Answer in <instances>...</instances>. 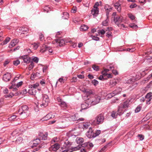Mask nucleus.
<instances>
[{
    "label": "nucleus",
    "instance_id": "nucleus-56",
    "mask_svg": "<svg viewBox=\"0 0 152 152\" xmlns=\"http://www.w3.org/2000/svg\"><path fill=\"white\" fill-rule=\"evenodd\" d=\"M46 115L47 116V117H48V118L49 119L54 118V116L53 117V116L52 115L51 113H49L47 114Z\"/></svg>",
    "mask_w": 152,
    "mask_h": 152
},
{
    "label": "nucleus",
    "instance_id": "nucleus-55",
    "mask_svg": "<svg viewBox=\"0 0 152 152\" xmlns=\"http://www.w3.org/2000/svg\"><path fill=\"white\" fill-rule=\"evenodd\" d=\"M105 32V31L103 29L98 31V33H100L102 35L104 34Z\"/></svg>",
    "mask_w": 152,
    "mask_h": 152
},
{
    "label": "nucleus",
    "instance_id": "nucleus-20",
    "mask_svg": "<svg viewBox=\"0 0 152 152\" xmlns=\"http://www.w3.org/2000/svg\"><path fill=\"white\" fill-rule=\"evenodd\" d=\"M39 86V83H36L34 84H30L28 86V88L30 89H35L37 88Z\"/></svg>",
    "mask_w": 152,
    "mask_h": 152
},
{
    "label": "nucleus",
    "instance_id": "nucleus-31",
    "mask_svg": "<svg viewBox=\"0 0 152 152\" xmlns=\"http://www.w3.org/2000/svg\"><path fill=\"white\" fill-rule=\"evenodd\" d=\"M19 30L21 31V33L23 34H24V32H27L28 31V29L25 27H20L19 28Z\"/></svg>",
    "mask_w": 152,
    "mask_h": 152
},
{
    "label": "nucleus",
    "instance_id": "nucleus-30",
    "mask_svg": "<svg viewBox=\"0 0 152 152\" xmlns=\"http://www.w3.org/2000/svg\"><path fill=\"white\" fill-rule=\"evenodd\" d=\"M40 142V139L38 138L34 140V142L33 144V146H37V145Z\"/></svg>",
    "mask_w": 152,
    "mask_h": 152
},
{
    "label": "nucleus",
    "instance_id": "nucleus-41",
    "mask_svg": "<svg viewBox=\"0 0 152 152\" xmlns=\"http://www.w3.org/2000/svg\"><path fill=\"white\" fill-rule=\"evenodd\" d=\"M137 137L139 138L140 140H142L144 138V135L141 134H139L137 135Z\"/></svg>",
    "mask_w": 152,
    "mask_h": 152
},
{
    "label": "nucleus",
    "instance_id": "nucleus-64",
    "mask_svg": "<svg viewBox=\"0 0 152 152\" xmlns=\"http://www.w3.org/2000/svg\"><path fill=\"white\" fill-rule=\"evenodd\" d=\"M110 84L112 85V86H115L116 84V82L115 81H113L110 82Z\"/></svg>",
    "mask_w": 152,
    "mask_h": 152
},
{
    "label": "nucleus",
    "instance_id": "nucleus-48",
    "mask_svg": "<svg viewBox=\"0 0 152 152\" xmlns=\"http://www.w3.org/2000/svg\"><path fill=\"white\" fill-rule=\"evenodd\" d=\"M92 83L94 86L97 85L99 83L98 81L95 79H94L92 80Z\"/></svg>",
    "mask_w": 152,
    "mask_h": 152
},
{
    "label": "nucleus",
    "instance_id": "nucleus-27",
    "mask_svg": "<svg viewBox=\"0 0 152 152\" xmlns=\"http://www.w3.org/2000/svg\"><path fill=\"white\" fill-rule=\"evenodd\" d=\"M83 141V139L82 137H77L76 140V142L78 144L82 143Z\"/></svg>",
    "mask_w": 152,
    "mask_h": 152
},
{
    "label": "nucleus",
    "instance_id": "nucleus-16",
    "mask_svg": "<svg viewBox=\"0 0 152 152\" xmlns=\"http://www.w3.org/2000/svg\"><path fill=\"white\" fill-rule=\"evenodd\" d=\"M19 42V40L17 39L12 40L10 43L9 47L12 48L15 46Z\"/></svg>",
    "mask_w": 152,
    "mask_h": 152
},
{
    "label": "nucleus",
    "instance_id": "nucleus-38",
    "mask_svg": "<svg viewBox=\"0 0 152 152\" xmlns=\"http://www.w3.org/2000/svg\"><path fill=\"white\" fill-rule=\"evenodd\" d=\"M146 99H152V93H148L145 96Z\"/></svg>",
    "mask_w": 152,
    "mask_h": 152
},
{
    "label": "nucleus",
    "instance_id": "nucleus-35",
    "mask_svg": "<svg viewBox=\"0 0 152 152\" xmlns=\"http://www.w3.org/2000/svg\"><path fill=\"white\" fill-rule=\"evenodd\" d=\"M23 139L20 137H18L16 140V143H20L23 141Z\"/></svg>",
    "mask_w": 152,
    "mask_h": 152
},
{
    "label": "nucleus",
    "instance_id": "nucleus-11",
    "mask_svg": "<svg viewBox=\"0 0 152 152\" xmlns=\"http://www.w3.org/2000/svg\"><path fill=\"white\" fill-rule=\"evenodd\" d=\"M129 101L128 100H126L123 103L121 104V106L118 107V111H121L122 108H125L128 107L129 105Z\"/></svg>",
    "mask_w": 152,
    "mask_h": 152
},
{
    "label": "nucleus",
    "instance_id": "nucleus-18",
    "mask_svg": "<svg viewBox=\"0 0 152 152\" xmlns=\"http://www.w3.org/2000/svg\"><path fill=\"white\" fill-rule=\"evenodd\" d=\"M91 14L94 16H97L99 13V9L93 8L91 10Z\"/></svg>",
    "mask_w": 152,
    "mask_h": 152
},
{
    "label": "nucleus",
    "instance_id": "nucleus-3",
    "mask_svg": "<svg viewBox=\"0 0 152 152\" xmlns=\"http://www.w3.org/2000/svg\"><path fill=\"white\" fill-rule=\"evenodd\" d=\"M100 100V96L96 95L94 97H91L90 99H88L87 102L89 103L90 104L94 105L99 102Z\"/></svg>",
    "mask_w": 152,
    "mask_h": 152
},
{
    "label": "nucleus",
    "instance_id": "nucleus-45",
    "mask_svg": "<svg viewBox=\"0 0 152 152\" xmlns=\"http://www.w3.org/2000/svg\"><path fill=\"white\" fill-rule=\"evenodd\" d=\"M118 99L117 98L112 99L111 101V103L112 104L114 103H117L118 102Z\"/></svg>",
    "mask_w": 152,
    "mask_h": 152
},
{
    "label": "nucleus",
    "instance_id": "nucleus-4",
    "mask_svg": "<svg viewBox=\"0 0 152 152\" xmlns=\"http://www.w3.org/2000/svg\"><path fill=\"white\" fill-rule=\"evenodd\" d=\"M104 118L103 115L100 114L96 117L94 121L97 124H102L104 121Z\"/></svg>",
    "mask_w": 152,
    "mask_h": 152
},
{
    "label": "nucleus",
    "instance_id": "nucleus-50",
    "mask_svg": "<svg viewBox=\"0 0 152 152\" xmlns=\"http://www.w3.org/2000/svg\"><path fill=\"white\" fill-rule=\"evenodd\" d=\"M135 50V49L134 48H127L126 49V51H129L130 52H133Z\"/></svg>",
    "mask_w": 152,
    "mask_h": 152
},
{
    "label": "nucleus",
    "instance_id": "nucleus-57",
    "mask_svg": "<svg viewBox=\"0 0 152 152\" xmlns=\"http://www.w3.org/2000/svg\"><path fill=\"white\" fill-rule=\"evenodd\" d=\"M3 35V32H0V42L3 40L4 39L3 37H2Z\"/></svg>",
    "mask_w": 152,
    "mask_h": 152
},
{
    "label": "nucleus",
    "instance_id": "nucleus-10",
    "mask_svg": "<svg viewBox=\"0 0 152 152\" xmlns=\"http://www.w3.org/2000/svg\"><path fill=\"white\" fill-rule=\"evenodd\" d=\"M47 51H48L50 54H52L53 52V50L52 48L47 45H44L42 46V48L40 50V52L43 53Z\"/></svg>",
    "mask_w": 152,
    "mask_h": 152
},
{
    "label": "nucleus",
    "instance_id": "nucleus-13",
    "mask_svg": "<svg viewBox=\"0 0 152 152\" xmlns=\"http://www.w3.org/2000/svg\"><path fill=\"white\" fill-rule=\"evenodd\" d=\"M60 148V145L58 143H56L52 145L49 148V150L50 151H56Z\"/></svg>",
    "mask_w": 152,
    "mask_h": 152
},
{
    "label": "nucleus",
    "instance_id": "nucleus-42",
    "mask_svg": "<svg viewBox=\"0 0 152 152\" xmlns=\"http://www.w3.org/2000/svg\"><path fill=\"white\" fill-rule=\"evenodd\" d=\"M121 88H118L113 91H115V93H117L116 94V95L119 94L121 92Z\"/></svg>",
    "mask_w": 152,
    "mask_h": 152
},
{
    "label": "nucleus",
    "instance_id": "nucleus-32",
    "mask_svg": "<svg viewBox=\"0 0 152 152\" xmlns=\"http://www.w3.org/2000/svg\"><path fill=\"white\" fill-rule=\"evenodd\" d=\"M90 124L88 122H86V123H84L83 124V126L82 127L83 129H87L89 126Z\"/></svg>",
    "mask_w": 152,
    "mask_h": 152
},
{
    "label": "nucleus",
    "instance_id": "nucleus-52",
    "mask_svg": "<svg viewBox=\"0 0 152 152\" xmlns=\"http://www.w3.org/2000/svg\"><path fill=\"white\" fill-rule=\"evenodd\" d=\"M34 66V63H33V62H31V63L29 65V70H31V69H32L33 67Z\"/></svg>",
    "mask_w": 152,
    "mask_h": 152
},
{
    "label": "nucleus",
    "instance_id": "nucleus-15",
    "mask_svg": "<svg viewBox=\"0 0 152 152\" xmlns=\"http://www.w3.org/2000/svg\"><path fill=\"white\" fill-rule=\"evenodd\" d=\"M11 77V74L9 73H7L4 75L3 80L7 82L10 80Z\"/></svg>",
    "mask_w": 152,
    "mask_h": 152
},
{
    "label": "nucleus",
    "instance_id": "nucleus-23",
    "mask_svg": "<svg viewBox=\"0 0 152 152\" xmlns=\"http://www.w3.org/2000/svg\"><path fill=\"white\" fill-rule=\"evenodd\" d=\"M28 93L30 95L35 96L36 94V91L34 89H30L28 90Z\"/></svg>",
    "mask_w": 152,
    "mask_h": 152
},
{
    "label": "nucleus",
    "instance_id": "nucleus-21",
    "mask_svg": "<svg viewBox=\"0 0 152 152\" xmlns=\"http://www.w3.org/2000/svg\"><path fill=\"white\" fill-rule=\"evenodd\" d=\"M48 135L47 133H46L45 134L41 133L39 135L40 136L39 138L43 140H45L47 139Z\"/></svg>",
    "mask_w": 152,
    "mask_h": 152
},
{
    "label": "nucleus",
    "instance_id": "nucleus-40",
    "mask_svg": "<svg viewBox=\"0 0 152 152\" xmlns=\"http://www.w3.org/2000/svg\"><path fill=\"white\" fill-rule=\"evenodd\" d=\"M31 46L34 50H36L37 48L38 47V45L37 44L34 43L31 45Z\"/></svg>",
    "mask_w": 152,
    "mask_h": 152
},
{
    "label": "nucleus",
    "instance_id": "nucleus-39",
    "mask_svg": "<svg viewBox=\"0 0 152 152\" xmlns=\"http://www.w3.org/2000/svg\"><path fill=\"white\" fill-rule=\"evenodd\" d=\"M16 115H12L9 118V120L10 121H14L15 119L16 118Z\"/></svg>",
    "mask_w": 152,
    "mask_h": 152
},
{
    "label": "nucleus",
    "instance_id": "nucleus-17",
    "mask_svg": "<svg viewBox=\"0 0 152 152\" xmlns=\"http://www.w3.org/2000/svg\"><path fill=\"white\" fill-rule=\"evenodd\" d=\"M118 113H117L115 111H113L111 113V116L114 118H116L117 117L118 115H120L123 113H122L120 111H119V112L118 111Z\"/></svg>",
    "mask_w": 152,
    "mask_h": 152
},
{
    "label": "nucleus",
    "instance_id": "nucleus-5",
    "mask_svg": "<svg viewBox=\"0 0 152 152\" xmlns=\"http://www.w3.org/2000/svg\"><path fill=\"white\" fill-rule=\"evenodd\" d=\"M104 9L105 10H107L106 12V15H107V18L106 19L103 21L102 23V25L103 26H107L108 25V21H109V19L108 18V15L109 14V12L112 10V8L111 7H109V8H107L106 6H105L104 7Z\"/></svg>",
    "mask_w": 152,
    "mask_h": 152
},
{
    "label": "nucleus",
    "instance_id": "nucleus-29",
    "mask_svg": "<svg viewBox=\"0 0 152 152\" xmlns=\"http://www.w3.org/2000/svg\"><path fill=\"white\" fill-rule=\"evenodd\" d=\"M10 38L9 37H7L6 39L2 42L1 43L2 45L6 44L10 41Z\"/></svg>",
    "mask_w": 152,
    "mask_h": 152
},
{
    "label": "nucleus",
    "instance_id": "nucleus-43",
    "mask_svg": "<svg viewBox=\"0 0 152 152\" xmlns=\"http://www.w3.org/2000/svg\"><path fill=\"white\" fill-rule=\"evenodd\" d=\"M32 60L36 63H37L39 61V58L37 57L32 58Z\"/></svg>",
    "mask_w": 152,
    "mask_h": 152
},
{
    "label": "nucleus",
    "instance_id": "nucleus-12",
    "mask_svg": "<svg viewBox=\"0 0 152 152\" xmlns=\"http://www.w3.org/2000/svg\"><path fill=\"white\" fill-rule=\"evenodd\" d=\"M86 135L88 138H94V132L91 128L89 127V130L86 133Z\"/></svg>",
    "mask_w": 152,
    "mask_h": 152
},
{
    "label": "nucleus",
    "instance_id": "nucleus-53",
    "mask_svg": "<svg viewBox=\"0 0 152 152\" xmlns=\"http://www.w3.org/2000/svg\"><path fill=\"white\" fill-rule=\"evenodd\" d=\"M141 108L140 106H138L136 108L135 111V113H138L141 110Z\"/></svg>",
    "mask_w": 152,
    "mask_h": 152
},
{
    "label": "nucleus",
    "instance_id": "nucleus-26",
    "mask_svg": "<svg viewBox=\"0 0 152 152\" xmlns=\"http://www.w3.org/2000/svg\"><path fill=\"white\" fill-rule=\"evenodd\" d=\"M88 27L87 26L85 25H82L80 28V30L81 31H85L87 30Z\"/></svg>",
    "mask_w": 152,
    "mask_h": 152
},
{
    "label": "nucleus",
    "instance_id": "nucleus-63",
    "mask_svg": "<svg viewBox=\"0 0 152 152\" xmlns=\"http://www.w3.org/2000/svg\"><path fill=\"white\" fill-rule=\"evenodd\" d=\"M129 17L132 20H133L134 19V16L131 14H129Z\"/></svg>",
    "mask_w": 152,
    "mask_h": 152
},
{
    "label": "nucleus",
    "instance_id": "nucleus-24",
    "mask_svg": "<svg viewBox=\"0 0 152 152\" xmlns=\"http://www.w3.org/2000/svg\"><path fill=\"white\" fill-rule=\"evenodd\" d=\"M59 104L61 107L64 109L66 108L67 107L66 103L63 101H61V102L59 103Z\"/></svg>",
    "mask_w": 152,
    "mask_h": 152
},
{
    "label": "nucleus",
    "instance_id": "nucleus-58",
    "mask_svg": "<svg viewBox=\"0 0 152 152\" xmlns=\"http://www.w3.org/2000/svg\"><path fill=\"white\" fill-rule=\"evenodd\" d=\"M23 82L22 81L20 82L17 83L16 85V87L17 88H19L20 86L22 85L23 84Z\"/></svg>",
    "mask_w": 152,
    "mask_h": 152
},
{
    "label": "nucleus",
    "instance_id": "nucleus-19",
    "mask_svg": "<svg viewBox=\"0 0 152 152\" xmlns=\"http://www.w3.org/2000/svg\"><path fill=\"white\" fill-rule=\"evenodd\" d=\"M121 4L118 2L114 4V6L115 8L117 10V11L119 12H120L121 10Z\"/></svg>",
    "mask_w": 152,
    "mask_h": 152
},
{
    "label": "nucleus",
    "instance_id": "nucleus-46",
    "mask_svg": "<svg viewBox=\"0 0 152 152\" xmlns=\"http://www.w3.org/2000/svg\"><path fill=\"white\" fill-rule=\"evenodd\" d=\"M129 26L133 28L134 29H136L138 28V26L137 25H135L133 24H130Z\"/></svg>",
    "mask_w": 152,
    "mask_h": 152
},
{
    "label": "nucleus",
    "instance_id": "nucleus-37",
    "mask_svg": "<svg viewBox=\"0 0 152 152\" xmlns=\"http://www.w3.org/2000/svg\"><path fill=\"white\" fill-rule=\"evenodd\" d=\"M101 133V131L100 130L96 131L95 132H94V138L98 136Z\"/></svg>",
    "mask_w": 152,
    "mask_h": 152
},
{
    "label": "nucleus",
    "instance_id": "nucleus-51",
    "mask_svg": "<svg viewBox=\"0 0 152 152\" xmlns=\"http://www.w3.org/2000/svg\"><path fill=\"white\" fill-rule=\"evenodd\" d=\"M92 39H93L96 40V41H99V38L98 37H96L95 36H91Z\"/></svg>",
    "mask_w": 152,
    "mask_h": 152
},
{
    "label": "nucleus",
    "instance_id": "nucleus-9",
    "mask_svg": "<svg viewBox=\"0 0 152 152\" xmlns=\"http://www.w3.org/2000/svg\"><path fill=\"white\" fill-rule=\"evenodd\" d=\"M78 146H80L79 147V149L81 147L83 148H86L87 149H89L92 148L93 147L94 145L92 143L88 142H85L81 145H79Z\"/></svg>",
    "mask_w": 152,
    "mask_h": 152
},
{
    "label": "nucleus",
    "instance_id": "nucleus-28",
    "mask_svg": "<svg viewBox=\"0 0 152 152\" xmlns=\"http://www.w3.org/2000/svg\"><path fill=\"white\" fill-rule=\"evenodd\" d=\"M115 91H113L112 93H109L107 94L106 96V97L107 98H112L116 95L117 93H115Z\"/></svg>",
    "mask_w": 152,
    "mask_h": 152
},
{
    "label": "nucleus",
    "instance_id": "nucleus-25",
    "mask_svg": "<svg viewBox=\"0 0 152 152\" xmlns=\"http://www.w3.org/2000/svg\"><path fill=\"white\" fill-rule=\"evenodd\" d=\"M69 120L73 121H78V118L76 117V115L75 114L70 116L69 117Z\"/></svg>",
    "mask_w": 152,
    "mask_h": 152
},
{
    "label": "nucleus",
    "instance_id": "nucleus-33",
    "mask_svg": "<svg viewBox=\"0 0 152 152\" xmlns=\"http://www.w3.org/2000/svg\"><path fill=\"white\" fill-rule=\"evenodd\" d=\"M59 140V139L57 137H55L53 138L51 140V142L52 144H53L54 142H58Z\"/></svg>",
    "mask_w": 152,
    "mask_h": 152
},
{
    "label": "nucleus",
    "instance_id": "nucleus-47",
    "mask_svg": "<svg viewBox=\"0 0 152 152\" xmlns=\"http://www.w3.org/2000/svg\"><path fill=\"white\" fill-rule=\"evenodd\" d=\"M20 63V61L18 60L13 61V64L15 66H17Z\"/></svg>",
    "mask_w": 152,
    "mask_h": 152
},
{
    "label": "nucleus",
    "instance_id": "nucleus-34",
    "mask_svg": "<svg viewBox=\"0 0 152 152\" xmlns=\"http://www.w3.org/2000/svg\"><path fill=\"white\" fill-rule=\"evenodd\" d=\"M92 67L94 70L97 71L99 70V68L98 66L95 64L92 65Z\"/></svg>",
    "mask_w": 152,
    "mask_h": 152
},
{
    "label": "nucleus",
    "instance_id": "nucleus-8",
    "mask_svg": "<svg viewBox=\"0 0 152 152\" xmlns=\"http://www.w3.org/2000/svg\"><path fill=\"white\" fill-rule=\"evenodd\" d=\"M123 20V18L122 16H116L114 17V21L115 23L119 26L120 24L122 22Z\"/></svg>",
    "mask_w": 152,
    "mask_h": 152
},
{
    "label": "nucleus",
    "instance_id": "nucleus-22",
    "mask_svg": "<svg viewBox=\"0 0 152 152\" xmlns=\"http://www.w3.org/2000/svg\"><path fill=\"white\" fill-rule=\"evenodd\" d=\"M90 104L89 103L88 104L86 103H84L81 104V109L80 110V111H82V110H85L88 107V104Z\"/></svg>",
    "mask_w": 152,
    "mask_h": 152
},
{
    "label": "nucleus",
    "instance_id": "nucleus-1",
    "mask_svg": "<svg viewBox=\"0 0 152 152\" xmlns=\"http://www.w3.org/2000/svg\"><path fill=\"white\" fill-rule=\"evenodd\" d=\"M64 144L62 148L65 149L63 151V152H72L79 149V147L80 146H77L74 147H71L72 142L67 139L65 140L64 141Z\"/></svg>",
    "mask_w": 152,
    "mask_h": 152
},
{
    "label": "nucleus",
    "instance_id": "nucleus-59",
    "mask_svg": "<svg viewBox=\"0 0 152 152\" xmlns=\"http://www.w3.org/2000/svg\"><path fill=\"white\" fill-rule=\"evenodd\" d=\"M39 39L41 41L42 40L44 39V36L42 33L40 34Z\"/></svg>",
    "mask_w": 152,
    "mask_h": 152
},
{
    "label": "nucleus",
    "instance_id": "nucleus-14",
    "mask_svg": "<svg viewBox=\"0 0 152 152\" xmlns=\"http://www.w3.org/2000/svg\"><path fill=\"white\" fill-rule=\"evenodd\" d=\"M20 58L23 59L24 62L26 63H29L31 61V58L28 55H24L21 56Z\"/></svg>",
    "mask_w": 152,
    "mask_h": 152
},
{
    "label": "nucleus",
    "instance_id": "nucleus-36",
    "mask_svg": "<svg viewBox=\"0 0 152 152\" xmlns=\"http://www.w3.org/2000/svg\"><path fill=\"white\" fill-rule=\"evenodd\" d=\"M63 15L64 16H63L62 17L64 19H67L69 17V15L67 12H64Z\"/></svg>",
    "mask_w": 152,
    "mask_h": 152
},
{
    "label": "nucleus",
    "instance_id": "nucleus-60",
    "mask_svg": "<svg viewBox=\"0 0 152 152\" xmlns=\"http://www.w3.org/2000/svg\"><path fill=\"white\" fill-rule=\"evenodd\" d=\"M99 3L98 2H97L95 3V4L93 8H95V9L96 8L98 9V7L99 6Z\"/></svg>",
    "mask_w": 152,
    "mask_h": 152
},
{
    "label": "nucleus",
    "instance_id": "nucleus-54",
    "mask_svg": "<svg viewBox=\"0 0 152 152\" xmlns=\"http://www.w3.org/2000/svg\"><path fill=\"white\" fill-rule=\"evenodd\" d=\"M101 74L104 77H107L108 74L105 71H102Z\"/></svg>",
    "mask_w": 152,
    "mask_h": 152
},
{
    "label": "nucleus",
    "instance_id": "nucleus-7",
    "mask_svg": "<svg viewBox=\"0 0 152 152\" xmlns=\"http://www.w3.org/2000/svg\"><path fill=\"white\" fill-rule=\"evenodd\" d=\"M56 42L59 44V45L60 46H63L66 43L69 42L70 40H67L65 39H55Z\"/></svg>",
    "mask_w": 152,
    "mask_h": 152
},
{
    "label": "nucleus",
    "instance_id": "nucleus-49",
    "mask_svg": "<svg viewBox=\"0 0 152 152\" xmlns=\"http://www.w3.org/2000/svg\"><path fill=\"white\" fill-rule=\"evenodd\" d=\"M106 36L107 37L110 38V37L112 36V33L110 31H109L108 32L106 33Z\"/></svg>",
    "mask_w": 152,
    "mask_h": 152
},
{
    "label": "nucleus",
    "instance_id": "nucleus-6",
    "mask_svg": "<svg viewBox=\"0 0 152 152\" xmlns=\"http://www.w3.org/2000/svg\"><path fill=\"white\" fill-rule=\"evenodd\" d=\"M49 102V99L48 96L46 94L44 95L43 96L42 103L41 104V106L44 107H46L48 106Z\"/></svg>",
    "mask_w": 152,
    "mask_h": 152
},
{
    "label": "nucleus",
    "instance_id": "nucleus-62",
    "mask_svg": "<svg viewBox=\"0 0 152 152\" xmlns=\"http://www.w3.org/2000/svg\"><path fill=\"white\" fill-rule=\"evenodd\" d=\"M50 10V8L48 6H46L44 8V10L47 12H48Z\"/></svg>",
    "mask_w": 152,
    "mask_h": 152
},
{
    "label": "nucleus",
    "instance_id": "nucleus-44",
    "mask_svg": "<svg viewBox=\"0 0 152 152\" xmlns=\"http://www.w3.org/2000/svg\"><path fill=\"white\" fill-rule=\"evenodd\" d=\"M98 79L101 80H106L107 78L106 77H104L102 75H101L99 77Z\"/></svg>",
    "mask_w": 152,
    "mask_h": 152
},
{
    "label": "nucleus",
    "instance_id": "nucleus-2",
    "mask_svg": "<svg viewBox=\"0 0 152 152\" xmlns=\"http://www.w3.org/2000/svg\"><path fill=\"white\" fill-rule=\"evenodd\" d=\"M19 114L23 115V118H25L29 116L30 112L29 108L26 105H23L20 107L18 110Z\"/></svg>",
    "mask_w": 152,
    "mask_h": 152
},
{
    "label": "nucleus",
    "instance_id": "nucleus-61",
    "mask_svg": "<svg viewBox=\"0 0 152 152\" xmlns=\"http://www.w3.org/2000/svg\"><path fill=\"white\" fill-rule=\"evenodd\" d=\"M137 6V5L135 4H131L130 6V7L131 8H133L136 7Z\"/></svg>",
    "mask_w": 152,
    "mask_h": 152
}]
</instances>
